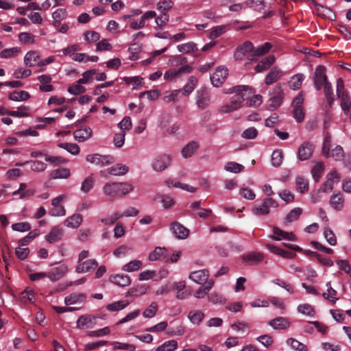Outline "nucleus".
<instances>
[{"label": "nucleus", "instance_id": "nucleus-39", "mask_svg": "<svg viewBox=\"0 0 351 351\" xmlns=\"http://www.w3.org/2000/svg\"><path fill=\"white\" fill-rule=\"evenodd\" d=\"M214 285V281L210 280L207 282V283L203 286L200 287L194 293V296L196 298L201 299L204 298L210 291V290L213 288Z\"/></svg>", "mask_w": 351, "mask_h": 351}, {"label": "nucleus", "instance_id": "nucleus-38", "mask_svg": "<svg viewBox=\"0 0 351 351\" xmlns=\"http://www.w3.org/2000/svg\"><path fill=\"white\" fill-rule=\"evenodd\" d=\"M154 200L160 202L163 208L165 209L171 208L175 203L173 199L171 196L162 194L156 195L154 197Z\"/></svg>", "mask_w": 351, "mask_h": 351}, {"label": "nucleus", "instance_id": "nucleus-32", "mask_svg": "<svg viewBox=\"0 0 351 351\" xmlns=\"http://www.w3.org/2000/svg\"><path fill=\"white\" fill-rule=\"evenodd\" d=\"M38 61H40V55L36 51H28L24 57V64L28 67L37 65Z\"/></svg>", "mask_w": 351, "mask_h": 351}, {"label": "nucleus", "instance_id": "nucleus-15", "mask_svg": "<svg viewBox=\"0 0 351 351\" xmlns=\"http://www.w3.org/2000/svg\"><path fill=\"white\" fill-rule=\"evenodd\" d=\"M68 271V267L66 264H59L52 267L47 271L48 278L51 281H57L62 278Z\"/></svg>", "mask_w": 351, "mask_h": 351}, {"label": "nucleus", "instance_id": "nucleus-47", "mask_svg": "<svg viewBox=\"0 0 351 351\" xmlns=\"http://www.w3.org/2000/svg\"><path fill=\"white\" fill-rule=\"evenodd\" d=\"M297 311L299 313L311 317H313L315 313L314 308L309 304H299Z\"/></svg>", "mask_w": 351, "mask_h": 351}, {"label": "nucleus", "instance_id": "nucleus-26", "mask_svg": "<svg viewBox=\"0 0 351 351\" xmlns=\"http://www.w3.org/2000/svg\"><path fill=\"white\" fill-rule=\"evenodd\" d=\"M109 280L120 287H127L131 283L130 277L126 274H113L110 276Z\"/></svg>", "mask_w": 351, "mask_h": 351}, {"label": "nucleus", "instance_id": "nucleus-35", "mask_svg": "<svg viewBox=\"0 0 351 351\" xmlns=\"http://www.w3.org/2000/svg\"><path fill=\"white\" fill-rule=\"evenodd\" d=\"M82 221V216L80 214H74L64 221V225L70 228H77Z\"/></svg>", "mask_w": 351, "mask_h": 351}, {"label": "nucleus", "instance_id": "nucleus-52", "mask_svg": "<svg viewBox=\"0 0 351 351\" xmlns=\"http://www.w3.org/2000/svg\"><path fill=\"white\" fill-rule=\"evenodd\" d=\"M324 94L326 95V99L328 101V104L330 108H331L335 101V98L333 96V90L332 88V86L330 82H327L323 85Z\"/></svg>", "mask_w": 351, "mask_h": 351}, {"label": "nucleus", "instance_id": "nucleus-24", "mask_svg": "<svg viewBox=\"0 0 351 351\" xmlns=\"http://www.w3.org/2000/svg\"><path fill=\"white\" fill-rule=\"evenodd\" d=\"M171 228L174 235L180 239H186L189 233V229L178 222L172 223Z\"/></svg>", "mask_w": 351, "mask_h": 351}, {"label": "nucleus", "instance_id": "nucleus-2", "mask_svg": "<svg viewBox=\"0 0 351 351\" xmlns=\"http://www.w3.org/2000/svg\"><path fill=\"white\" fill-rule=\"evenodd\" d=\"M141 14L142 10L141 9H134L123 14L122 19L131 29L138 30L145 26L146 21L156 16V12L150 10L142 14L139 19H135V16H139Z\"/></svg>", "mask_w": 351, "mask_h": 351}, {"label": "nucleus", "instance_id": "nucleus-23", "mask_svg": "<svg viewBox=\"0 0 351 351\" xmlns=\"http://www.w3.org/2000/svg\"><path fill=\"white\" fill-rule=\"evenodd\" d=\"M86 298V296L84 293H73L64 298V304L66 306L83 304Z\"/></svg>", "mask_w": 351, "mask_h": 351}, {"label": "nucleus", "instance_id": "nucleus-53", "mask_svg": "<svg viewBox=\"0 0 351 351\" xmlns=\"http://www.w3.org/2000/svg\"><path fill=\"white\" fill-rule=\"evenodd\" d=\"M283 159V153L281 149H276L271 154V165L274 167H278L281 165Z\"/></svg>", "mask_w": 351, "mask_h": 351}, {"label": "nucleus", "instance_id": "nucleus-55", "mask_svg": "<svg viewBox=\"0 0 351 351\" xmlns=\"http://www.w3.org/2000/svg\"><path fill=\"white\" fill-rule=\"evenodd\" d=\"M197 84V79L194 76H191L187 82V83L184 85L182 89L183 94L186 96L191 94L193 90L195 89Z\"/></svg>", "mask_w": 351, "mask_h": 351}, {"label": "nucleus", "instance_id": "nucleus-41", "mask_svg": "<svg viewBox=\"0 0 351 351\" xmlns=\"http://www.w3.org/2000/svg\"><path fill=\"white\" fill-rule=\"evenodd\" d=\"M282 75V71L274 67L269 73L266 75L265 82L266 84L269 85L276 82Z\"/></svg>", "mask_w": 351, "mask_h": 351}, {"label": "nucleus", "instance_id": "nucleus-6", "mask_svg": "<svg viewBox=\"0 0 351 351\" xmlns=\"http://www.w3.org/2000/svg\"><path fill=\"white\" fill-rule=\"evenodd\" d=\"M172 156L167 154H161L153 158L151 167L153 171L161 172L167 169L171 164Z\"/></svg>", "mask_w": 351, "mask_h": 351}, {"label": "nucleus", "instance_id": "nucleus-59", "mask_svg": "<svg viewBox=\"0 0 351 351\" xmlns=\"http://www.w3.org/2000/svg\"><path fill=\"white\" fill-rule=\"evenodd\" d=\"M95 179L92 176H88L82 183L81 191L84 193H88L94 186Z\"/></svg>", "mask_w": 351, "mask_h": 351}, {"label": "nucleus", "instance_id": "nucleus-46", "mask_svg": "<svg viewBox=\"0 0 351 351\" xmlns=\"http://www.w3.org/2000/svg\"><path fill=\"white\" fill-rule=\"evenodd\" d=\"M178 348V342L174 339L168 340L158 346L155 351H174Z\"/></svg>", "mask_w": 351, "mask_h": 351}, {"label": "nucleus", "instance_id": "nucleus-40", "mask_svg": "<svg viewBox=\"0 0 351 351\" xmlns=\"http://www.w3.org/2000/svg\"><path fill=\"white\" fill-rule=\"evenodd\" d=\"M177 49L179 52L183 53H190L197 51L198 50V47L196 43L193 42H188L178 45L177 46Z\"/></svg>", "mask_w": 351, "mask_h": 351}, {"label": "nucleus", "instance_id": "nucleus-61", "mask_svg": "<svg viewBox=\"0 0 351 351\" xmlns=\"http://www.w3.org/2000/svg\"><path fill=\"white\" fill-rule=\"evenodd\" d=\"M324 169V165L322 162L316 163L311 170L312 176L315 182H317Z\"/></svg>", "mask_w": 351, "mask_h": 351}, {"label": "nucleus", "instance_id": "nucleus-27", "mask_svg": "<svg viewBox=\"0 0 351 351\" xmlns=\"http://www.w3.org/2000/svg\"><path fill=\"white\" fill-rule=\"evenodd\" d=\"M210 103V97L208 93L204 89L198 90L197 91L196 104L201 109L206 108Z\"/></svg>", "mask_w": 351, "mask_h": 351}, {"label": "nucleus", "instance_id": "nucleus-36", "mask_svg": "<svg viewBox=\"0 0 351 351\" xmlns=\"http://www.w3.org/2000/svg\"><path fill=\"white\" fill-rule=\"evenodd\" d=\"M129 170L128 167L123 164H116L108 169L109 174L115 176H120L125 175Z\"/></svg>", "mask_w": 351, "mask_h": 351}, {"label": "nucleus", "instance_id": "nucleus-58", "mask_svg": "<svg viewBox=\"0 0 351 351\" xmlns=\"http://www.w3.org/2000/svg\"><path fill=\"white\" fill-rule=\"evenodd\" d=\"M20 51V49L16 47L5 49L0 52V57L1 58H11L16 56Z\"/></svg>", "mask_w": 351, "mask_h": 351}, {"label": "nucleus", "instance_id": "nucleus-49", "mask_svg": "<svg viewBox=\"0 0 351 351\" xmlns=\"http://www.w3.org/2000/svg\"><path fill=\"white\" fill-rule=\"evenodd\" d=\"M304 80V76L302 73H298L293 75L289 82V86L293 90H298Z\"/></svg>", "mask_w": 351, "mask_h": 351}, {"label": "nucleus", "instance_id": "nucleus-12", "mask_svg": "<svg viewBox=\"0 0 351 351\" xmlns=\"http://www.w3.org/2000/svg\"><path fill=\"white\" fill-rule=\"evenodd\" d=\"M191 72V66L189 65H184L180 69H169L164 74V79L165 80L172 82L180 77L183 74H187Z\"/></svg>", "mask_w": 351, "mask_h": 351}, {"label": "nucleus", "instance_id": "nucleus-11", "mask_svg": "<svg viewBox=\"0 0 351 351\" xmlns=\"http://www.w3.org/2000/svg\"><path fill=\"white\" fill-rule=\"evenodd\" d=\"M228 72V69L223 66H219L215 71L210 75L212 84L215 87H219L225 82Z\"/></svg>", "mask_w": 351, "mask_h": 351}, {"label": "nucleus", "instance_id": "nucleus-56", "mask_svg": "<svg viewBox=\"0 0 351 351\" xmlns=\"http://www.w3.org/2000/svg\"><path fill=\"white\" fill-rule=\"evenodd\" d=\"M67 12L65 9L60 8L56 10L53 14L52 17L54 20V25L58 26L60 25L61 21L64 20L66 16Z\"/></svg>", "mask_w": 351, "mask_h": 351}, {"label": "nucleus", "instance_id": "nucleus-62", "mask_svg": "<svg viewBox=\"0 0 351 351\" xmlns=\"http://www.w3.org/2000/svg\"><path fill=\"white\" fill-rule=\"evenodd\" d=\"M158 311V305L154 302L143 312V316L145 318L154 317Z\"/></svg>", "mask_w": 351, "mask_h": 351}, {"label": "nucleus", "instance_id": "nucleus-18", "mask_svg": "<svg viewBox=\"0 0 351 351\" xmlns=\"http://www.w3.org/2000/svg\"><path fill=\"white\" fill-rule=\"evenodd\" d=\"M209 277V272L207 269L197 270L189 274V279L198 285L206 284Z\"/></svg>", "mask_w": 351, "mask_h": 351}, {"label": "nucleus", "instance_id": "nucleus-45", "mask_svg": "<svg viewBox=\"0 0 351 351\" xmlns=\"http://www.w3.org/2000/svg\"><path fill=\"white\" fill-rule=\"evenodd\" d=\"M96 69H90L82 73V77L78 80V82L82 84L91 83L94 80V76L97 74Z\"/></svg>", "mask_w": 351, "mask_h": 351}, {"label": "nucleus", "instance_id": "nucleus-14", "mask_svg": "<svg viewBox=\"0 0 351 351\" xmlns=\"http://www.w3.org/2000/svg\"><path fill=\"white\" fill-rule=\"evenodd\" d=\"M314 145L310 142H305L300 145L298 149V158L300 160L304 161L309 159L313 155Z\"/></svg>", "mask_w": 351, "mask_h": 351}, {"label": "nucleus", "instance_id": "nucleus-29", "mask_svg": "<svg viewBox=\"0 0 351 351\" xmlns=\"http://www.w3.org/2000/svg\"><path fill=\"white\" fill-rule=\"evenodd\" d=\"M150 289V286L146 284H138L131 287L128 295L132 297H138L145 294Z\"/></svg>", "mask_w": 351, "mask_h": 351}, {"label": "nucleus", "instance_id": "nucleus-33", "mask_svg": "<svg viewBox=\"0 0 351 351\" xmlns=\"http://www.w3.org/2000/svg\"><path fill=\"white\" fill-rule=\"evenodd\" d=\"M167 249L165 247H156L152 251L148 256L150 261H156L166 258Z\"/></svg>", "mask_w": 351, "mask_h": 351}, {"label": "nucleus", "instance_id": "nucleus-10", "mask_svg": "<svg viewBox=\"0 0 351 351\" xmlns=\"http://www.w3.org/2000/svg\"><path fill=\"white\" fill-rule=\"evenodd\" d=\"M86 160L91 164L105 166L111 164L113 162V158L110 155L93 154L87 155L86 157Z\"/></svg>", "mask_w": 351, "mask_h": 351}, {"label": "nucleus", "instance_id": "nucleus-48", "mask_svg": "<svg viewBox=\"0 0 351 351\" xmlns=\"http://www.w3.org/2000/svg\"><path fill=\"white\" fill-rule=\"evenodd\" d=\"M267 249H268L271 253L279 255L284 258H291L292 255L290 252L285 251L277 246L267 243L265 245Z\"/></svg>", "mask_w": 351, "mask_h": 351}, {"label": "nucleus", "instance_id": "nucleus-30", "mask_svg": "<svg viewBox=\"0 0 351 351\" xmlns=\"http://www.w3.org/2000/svg\"><path fill=\"white\" fill-rule=\"evenodd\" d=\"M63 235V229L59 226L51 228L49 233L46 235V240L50 243H54L60 240Z\"/></svg>", "mask_w": 351, "mask_h": 351}, {"label": "nucleus", "instance_id": "nucleus-50", "mask_svg": "<svg viewBox=\"0 0 351 351\" xmlns=\"http://www.w3.org/2000/svg\"><path fill=\"white\" fill-rule=\"evenodd\" d=\"M224 169L226 171H228L230 173H238L244 169V166L238 162H236L234 161H230V162H228L224 165Z\"/></svg>", "mask_w": 351, "mask_h": 351}, {"label": "nucleus", "instance_id": "nucleus-57", "mask_svg": "<svg viewBox=\"0 0 351 351\" xmlns=\"http://www.w3.org/2000/svg\"><path fill=\"white\" fill-rule=\"evenodd\" d=\"M92 324V317L90 315H84L80 316L77 320L76 325L78 328H87Z\"/></svg>", "mask_w": 351, "mask_h": 351}, {"label": "nucleus", "instance_id": "nucleus-51", "mask_svg": "<svg viewBox=\"0 0 351 351\" xmlns=\"http://www.w3.org/2000/svg\"><path fill=\"white\" fill-rule=\"evenodd\" d=\"M132 251V247L130 245L124 244L116 248L113 252V254L117 258H121L129 254Z\"/></svg>", "mask_w": 351, "mask_h": 351}, {"label": "nucleus", "instance_id": "nucleus-37", "mask_svg": "<svg viewBox=\"0 0 351 351\" xmlns=\"http://www.w3.org/2000/svg\"><path fill=\"white\" fill-rule=\"evenodd\" d=\"M199 148V144L196 141H191L182 149V155L184 158L191 157Z\"/></svg>", "mask_w": 351, "mask_h": 351}, {"label": "nucleus", "instance_id": "nucleus-31", "mask_svg": "<svg viewBox=\"0 0 351 351\" xmlns=\"http://www.w3.org/2000/svg\"><path fill=\"white\" fill-rule=\"evenodd\" d=\"M275 56L269 55L263 58L254 68L256 72L261 73L268 69L275 62Z\"/></svg>", "mask_w": 351, "mask_h": 351}, {"label": "nucleus", "instance_id": "nucleus-44", "mask_svg": "<svg viewBox=\"0 0 351 351\" xmlns=\"http://www.w3.org/2000/svg\"><path fill=\"white\" fill-rule=\"evenodd\" d=\"M128 300H120L109 304L106 306V310L110 312H116L124 309L129 305Z\"/></svg>", "mask_w": 351, "mask_h": 351}, {"label": "nucleus", "instance_id": "nucleus-16", "mask_svg": "<svg viewBox=\"0 0 351 351\" xmlns=\"http://www.w3.org/2000/svg\"><path fill=\"white\" fill-rule=\"evenodd\" d=\"M241 258L244 264L247 265H255L263 261L264 254L262 252H251L243 254Z\"/></svg>", "mask_w": 351, "mask_h": 351}, {"label": "nucleus", "instance_id": "nucleus-63", "mask_svg": "<svg viewBox=\"0 0 351 351\" xmlns=\"http://www.w3.org/2000/svg\"><path fill=\"white\" fill-rule=\"evenodd\" d=\"M173 3L171 0H163L157 3V10L162 12L167 13V12L173 7Z\"/></svg>", "mask_w": 351, "mask_h": 351}, {"label": "nucleus", "instance_id": "nucleus-34", "mask_svg": "<svg viewBox=\"0 0 351 351\" xmlns=\"http://www.w3.org/2000/svg\"><path fill=\"white\" fill-rule=\"evenodd\" d=\"M204 313L200 310H192L188 313V319L194 325H199L204 318Z\"/></svg>", "mask_w": 351, "mask_h": 351}, {"label": "nucleus", "instance_id": "nucleus-7", "mask_svg": "<svg viewBox=\"0 0 351 351\" xmlns=\"http://www.w3.org/2000/svg\"><path fill=\"white\" fill-rule=\"evenodd\" d=\"M278 206V202L270 197L264 199L261 204L255 206L252 208L253 214L258 216L266 215L270 213L271 208H276Z\"/></svg>", "mask_w": 351, "mask_h": 351}, {"label": "nucleus", "instance_id": "nucleus-19", "mask_svg": "<svg viewBox=\"0 0 351 351\" xmlns=\"http://www.w3.org/2000/svg\"><path fill=\"white\" fill-rule=\"evenodd\" d=\"M267 324L274 330H285L290 326L291 322L287 317H277L268 322Z\"/></svg>", "mask_w": 351, "mask_h": 351}, {"label": "nucleus", "instance_id": "nucleus-64", "mask_svg": "<svg viewBox=\"0 0 351 351\" xmlns=\"http://www.w3.org/2000/svg\"><path fill=\"white\" fill-rule=\"evenodd\" d=\"M208 299L213 304H223L226 302V299L221 294L216 292L211 293Z\"/></svg>", "mask_w": 351, "mask_h": 351}, {"label": "nucleus", "instance_id": "nucleus-54", "mask_svg": "<svg viewBox=\"0 0 351 351\" xmlns=\"http://www.w3.org/2000/svg\"><path fill=\"white\" fill-rule=\"evenodd\" d=\"M287 344L296 351H307L308 350L305 344L293 338H289L287 340Z\"/></svg>", "mask_w": 351, "mask_h": 351}, {"label": "nucleus", "instance_id": "nucleus-3", "mask_svg": "<svg viewBox=\"0 0 351 351\" xmlns=\"http://www.w3.org/2000/svg\"><path fill=\"white\" fill-rule=\"evenodd\" d=\"M249 89L248 86H237L232 88L230 93H234L232 97L230 103L222 106L220 111L223 113H229L241 108L242 103L246 98V91Z\"/></svg>", "mask_w": 351, "mask_h": 351}, {"label": "nucleus", "instance_id": "nucleus-60", "mask_svg": "<svg viewBox=\"0 0 351 351\" xmlns=\"http://www.w3.org/2000/svg\"><path fill=\"white\" fill-rule=\"evenodd\" d=\"M58 146L73 155H77L80 152V147L75 143H61Z\"/></svg>", "mask_w": 351, "mask_h": 351}, {"label": "nucleus", "instance_id": "nucleus-21", "mask_svg": "<svg viewBox=\"0 0 351 351\" xmlns=\"http://www.w3.org/2000/svg\"><path fill=\"white\" fill-rule=\"evenodd\" d=\"M273 235H269V237L276 240L280 241L282 239H287L289 241L296 240V237L292 232H285L277 227L273 228Z\"/></svg>", "mask_w": 351, "mask_h": 351}, {"label": "nucleus", "instance_id": "nucleus-43", "mask_svg": "<svg viewBox=\"0 0 351 351\" xmlns=\"http://www.w3.org/2000/svg\"><path fill=\"white\" fill-rule=\"evenodd\" d=\"M29 97V94L25 90L14 91L8 95V99L14 101H23Z\"/></svg>", "mask_w": 351, "mask_h": 351}, {"label": "nucleus", "instance_id": "nucleus-9", "mask_svg": "<svg viewBox=\"0 0 351 351\" xmlns=\"http://www.w3.org/2000/svg\"><path fill=\"white\" fill-rule=\"evenodd\" d=\"M66 195H60L51 201L53 208L49 210V214L53 217H62L66 215L64 207L60 202L66 199Z\"/></svg>", "mask_w": 351, "mask_h": 351}, {"label": "nucleus", "instance_id": "nucleus-17", "mask_svg": "<svg viewBox=\"0 0 351 351\" xmlns=\"http://www.w3.org/2000/svg\"><path fill=\"white\" fill-rule=\"evenodd\" d=\"M340 177L336 170H333L328 174L327 180L322 185L321 190L324 193L331 191L333 189L334 184L339 182Z\"/></svg>", "mask_w": 351, "mask_h": 351}, {"label": "nucleus", "instance_id": "nucleus-25", "mask_svg": "<svg viewBox=\"0 0 351 351\" xmlns=\"http://www.w3.org/2000/svg\"><path fill=\"white\" fill-rule=\"evenodd\" d=\"M326 158H332L335 160H341L344 156V152L341 146L335 145L332 149L328 147L327 154L322 153Z\"/></svg>", "mask_w": 351, "mask_h": 351}, {"label": "nucleus", "instance_id": "nucleus-22", "mask_svg": "<svg viewBox=\"0 0 351 351\" xmlns=\"http://www.w3.org/2000/svg\"><path fill=\"white\" fill-rule=\"evenodd\" d=\"M93 136V130L90 127L81 128L73 132V136L78 142H84Z\"/></svg>", "mask_w": 351, "mask_h": 351}, {"label": "nucleus", "instance_id": "nucleus-1", "mask_svg": "<svg viewBox=\"0 0 351 351\" xmlns=\"http://www.w3.org/2000/svg\"><path fill=\"white\" fill-rule=\"evenodd\" d=\"M133 190V186L128 182H108L104 184L101 191L110 201L121 197Z\"/></svg>", "mask_w": 351, "mask_h": 351}, {"label": "nucleus", "instance_id": "nucleus-8", "mask_svg": "<svg viewBox=\"0 0 351 351\" xmlns=\"http://www.w3.org/2000/svg\"><path fill=\"white\" fill-rule=\"evenodd\" d=\"M270 97L267 101L268 108L274 110L278 108L283 99V92L280 86H276L269 94Z\"/></svg>", "mask_w": 351, "mask_h": 351}, {"label": "nucleus", "instance_id": "nucleus-4", "mask_svg": "<svg viewBox=\"0 0 351 351\" xmlns=\"http://www.w3.org/2000/svg\"><path fill=\"white\" fill-rule=\"evenodd\" d=\"M336 92L340 99V106L345 115H348L351 108V99L344 89V83L341 78L337 80Z\"/></svg>", "mask_w": 351, "mask_h": 351}, {"label": "nucleus", "instance_id": "nucleus-42", "mask_svg": "<svg viewBox=\"0 0 351 351\" xmlns=\"http://www.w3.org/2000/svg\"><path fill=\"white\" fill-rule=\"evenodd\" d=\"M142 266V261L135 259L123 265L121 269L126 272H134L138 271Z\"/></svg>", "mask_w": 351, "mask_h": 351}, {"label": "nucleus", "instance_id": "nucleus-28", "mask_svg": "<svg viewBox=\"0 0 351 351\" xmlns=\"http://www.w3.org/2000/svg\"><path fill=\"white\" fill-rule=\"evenodd\" d=\"M330 206L337 211H341L344 206V198L341 193L333 194L329 200Z\"/></svg>", "mask_w": 351, "mask_h": 351}, {"label": "nucleus", "instance_id": "nucleus-13", "mask_svg": "<svg viewBox=\"0 0 351 351\" xmlns=\"http://www.w3.org/2000/svg\"><path fill=\"white\" fill-rule=\"evenodd\" d=\"M313 81L315 88L317 90H319L323 85L328 82L324 66L320 65L315 69Z\"/></svg>", "mask_w": 351, "mask_h": 351}, {"label": "nucleus", "instance_id": "nucleus-20", "mask_svg": "<svg viewBox=\"0 0 351 351\" xmlns=\"http://www.w3.org/2000/svg\"><path fill=\"white\" fill-rule=\"evenodd\" d=\"M97 266L98 263L95 259H88L84 262H80L75 268V271L78 274L87 273L95 269Z\"/></svg>", "mask_w": 351, "mask_h": 351}, {"label": "nucleus", "instance_id": "nucleus-5", "mask_svg": "<svg viewBox=\"0 0 351 351\" xmlns=\"http://www.w3.org/2000/svg\"><path fill=\"white\" fill-rule=\"evenodd\" d=\"M234 57L237 60H242L245 58L248 60H256V56L253 44L250 41H246L238 46L235 49Z\"/></svg>", "mask_w": 351, "mask_h": 351}]
</instances>
